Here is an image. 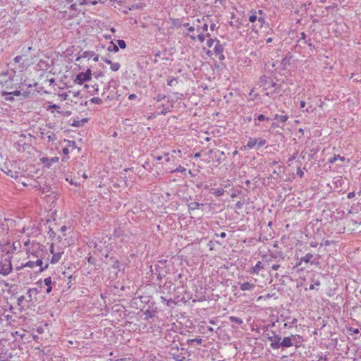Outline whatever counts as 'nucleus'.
<instances>
[{
  "label": "nucleus",
  "mask_w": 361,
  "mask_h": 361,
  "mask_svg": "<svg viewBox=\"0 0 361 361\" xmlns=\"http://www.w3.org/2000/svg\"><path fill=\"white\" fill-rule=\"evenodd\" d=\"M202 44L203 51L209 58H216L219 61L225 59L224 47L217 38H212L209 33L206 34L205 40Z\"/></svg>",
  "instance_id": "obj_1"
},
{
  "label": "nucleus",
  "mask_w": 361,
  "mask_h": 361,
  "mask_svg": "<svg viewBox=\"0 0 361 361\" xmlns=\"http://www.w3.org/2000/svg\"><path fill=\"white\" fill-rule=\"evenodd\" d=\"M183 26H188L187 35L192 39H198L200 43L204 42L208 30V24L204 17L197 19L192 23V25H189V23H185Z\"/></svg>",
  "instance_id": "obj_2"
},
{
  "label": "nucleus",
  "mask_w": 361,
  "mask_h": 361,
  "mask_svg": "<svg viewBox=\"0 0 361 361\" xmlns=\"http://www.w3.org/2000/svg\"><path fill=\"white\" fill-rule=\"evenodd\" d=\"M3 171L7 176L16 180L22 178L23 176V171H21L20 167L18 166L17 161L10 163L8 166H6L5 169H3Z\"/></svg>",
  "instance_id": "obj_3"
},
{
  "label": "nucleus",
  "mask_w": 361,
  "mask_h": 361,
  "mask_svg": "<svg viewBox=\"0 0 361 361\" xmlns=\"http://www.w3.org/2000/svg\"><path fill=\"white\" fill-rule=\"evenodd\" d=\"M39 267V272H42L43 271L46 270L48 267L49 264L46 263L44 264V262L42 259H37L35 261L33 260H28L25 263H22L20 266L16 267V270H20L25 267H29L30 269H34L35 267Z\"/></svg>",
  "instance_id": "obj_4"
},
{
  "label": "nucleus",
  "mask_w": 361,
  "mask_h": 361,
  "mask_svg": "<svg viewBox=\"0 0 361 361\" xmlns=\"http://www.w3.org/2000/svg\"><path fill=\"white\" fill-rule=\"evenodd\" d=\"M92 78V71L87 69L85 72L78 73L74 80L78 85H82L85 82L90 80Z\"/></svg>",
  "instance_id": "obj_5"
},
{
  "label": "nucleus",
  "mask_w": 361,
  "mask_h": 361,
  "mask_svg": "<svg viewBox=\"0 0 361 361\" xmlns=\"http://www.w3.org/2000/svg\"><path fill=\"white\" fill-rule=\"evenodd\" d=\"M13 267L10 258H6L0 262V274L6 276L12 271Z\"/></svg>",
  "instance_id": "obj_6"
},
{
  "label": "nucleus",
  "mask_w": 361,
  "mask_h": 361,
  "mask_svg": "<svg viewBox=\"0 0 361 361\" xmlns=\"http://www.w3.org/2000/svg\"><path fill=\"white\" fill-rule=\"evenodd\" d=\"M182 157L180 150H173L171 153H166L164 154V158L166 162L172 161L173 163L178 161L179 159Z\"/></svg>",
  "instance_id": "obj_7"
},
{
  "label": "nucleus",
  "mask_w": 361,
  "mask_h": 361,
  "mask_svg": "<svg viewBox=\"0 0 361 361\" xmlns=\"http://www.w3.org/2000/svg\"><path fill=\"white\" fill-rule=\"evenodd\" d=\"M268 339L270 341V345L273 349H278L280 347L281 337L274 331L268 334Z\"/></svg>",
  "instance_id": "obj_8"
},
{
  "label": "nucleus",
  "mask_w": 361,
  "mask_h": 361,
  "mask_svg": "<svg viewBox=\"0 0 361 361\" xmlns=\"http://www.w3.org/2000/svg\"><path fill=\"white\" fill-rule=\"evenodd\" d=\"M269 267V263L267 261H259L254 266L251 270L250 271V273L252 274L258 275L259 274L260 271L262 270L267 269Z\"/></svg>",
  "instance_id": "obj_9"
},
{
  "label": "nucleus",
  "mask_w": 361,
  "mask_h": 361,
  "mask_svg": "<svg viewBox=\"0 0 361 361\" xmlns=\"http://www.w3.org/2000/svg\"><path fill=\"white\" fill-rule=\"evenodd\" d=\"M61 145L63 146L62 152L65 156H68L70 149H74L76 147L75 142L74 141L63 140L61 141Z\"/></svg>",
  "instance_id": "obj_10"
},
{
  "label": "nucleus",
  "mask_w": 361,
  "mask_h": 361,
  "mask_svg": "<svg viewBox=\"0 0 361 361\" xmlns=\"http://www.w3.org/2000/svg\"><path fill=\"white\" fill-rule=\"evenodd\" d=\"M22 94L25 97L27 96V93H25V92L22 93L20 90H13V91H10V92L2 91V92H1V95L5 97V99L7 101H11V102L14 100L13 96L19 97Z\"/></svg>",
  "instance_id": "obj_11"
},
{
  "label": "nucleus",
  "mask_w": 361,
  "mask_h": 361,
  "mask_svg": "<svg viewBox=\"0 0 361 361\" xmlns=\"http://www.w3.org/2000/svg\"><path fill=\"white\" fill-rule=\"evenodd\" d=\"M59 158L57 157L48 158L47 157H42L39 158V161L43 164L44 167L50 168L51 166L55 163L59 162Z\"/></svg>",
  "instance_id": "obj_12"
},
{
  "label": "nucleus",
  "mask_w": 361,
  "mask_h": 361,
  "mask_svg": "<svg viewBox=\"0 0 361 361\" xmlns=\"http://www.w3.org/2000/svg\"><path fill=\"white\" fill-rule=\"evenodd\" d=\"M266 140L264 139L260 138V139H256L250 137L245 146V147H247L249 149H252L255 145H258V147H262L265 145Z\"/></svg>",
  "instance_id": "obj_13"
},
{
  "label": "nucleus",
  "mask_w": 361,
  "mask_h": 361,
  "mask_svg": "<svg viewBox=\"0 0 361 361\" xmlns=\"http://www.w3.org/2000/svg\"><path fill=\"white\" fill-rule=\"evenodd\" d=\"M66 1L71 4L70 6L71 10H77L78 5L82 6L90 4V0H66Z\"/></svg>",
  "instance_id": "obj_14"
},
{
  "label": "nucleus",
  "mask_w": 361,
  "mask_h": 361,
  "mask_svg": "<svg viewBox=\"0 0 361 361\" xmlns=\"http://www.w3.org/2000/svg\"><path fill=\"white\" fill-rule=\"evenodd\" d=\"M54 245H51L50 246V252L52 254V257L51 259V264L57 263L61 259V255L63 254V252H54Z\"/></svg>",
  "instance_id": "obj_15"
},
{
  "label": "nucleus",
  "mask_w": 361,
  "mask_h": 361,
  "mask_svg": "<svg viewBox=\"0 0 361 361\" xmlns=\"http://www.w3.org/2000/svg\"><path fill=\"white\" fill-rule=\"evenodd\" d=\"M264 23V19L263 18H258L257 21L252 24V30L257 32L259 29H261Z\"/></svg>",
  "instance_id": "obj_16"
},
{
  "label": "nucleus",
  "mask_w": 361,
  "mask_h": 361,
  "mask_svg": "<svg viewBox=\"0 0 361 361\" xmlns=\"http://www.w3.org/2000/svg\"><path fill=\"white\" fill-rule=\"evenodd\" d=\"M292 337L293 336L284 337L281 343H280V346L285 348H289L293 346V343L292 342Z\"/></svg>",
  "instance_id": "obj_17"
},
{
  "label": "nucleus",
  "mask_w": 361,
  "mask_h": 361,
  "mask_svg": "<svg viewBox=\"0 0 361 361\" xmlns=\"http://www.w3.org/2000/svg\"><path fill=\"white\" fill-rule=\"evenodd\" d=\"M313 258V255L312 253H307L304 257H301L298 263L297 264V266H300L302 262H305L306 264L309 262H312V259Z\"/></svg>",
  "instance_id": "obj_18"
},
{
  "label": "nucleus",
  "mask_w": 361,
  "mask_h": 361,
  "mask_svg": "<svg viewBox=\"0 0 361 361\" xmlns=\"http://www.w3.org/2000/svg\"><path fill=\"white\" fill-rule=\"evenodd\" d=\"M255 287V284L250 282H245L240 284V289L243 291L251 290Z\"/></svg>",
  "instance_id": "obj_19"
},
{
  "label": "nucleus",
  "mask_w": 361,
  "mask_h": 361,
  "mask_svg": "<svg viewBox=\"0 0 361 361\" xmlns=\"http://www.w3.org/2000/svg\"><path fill=\"white\" fill-rule=\"evenodd\" d=\"M105 62L107 64L110 65V68L112 71H117L119 70V68L121 67L119 63H117V62H112L110 60H105Z\"/></svg>",
  "instance_id": "obj_20"
},
{
  "label": "nucleus",
  "mask_w": 361,
  "mask_h": 361,
  "mask_svg": "<svg viewBox=\"0 0 361 361\" xmlns=\"http://www.w3.org/2000/svg\"><path fill=\"white\" fill-rule=\"evenodd\" d=\"M44 284L47 286V288L46 290L47 293H51L52 290L51 284H52V279L51 277L45 278L44 280Z\"/></svg>",
  "instance_id": "obj_21"
},
{
  "label": "nucleus",
  "mask_w": 361,
  "mask_h": 361,
  "mask_svg": "<svg viewBox=\"0 0 361 361\" xmlns=\"http://www.w3.org/2000/svg\"><path fill=\"white\" fill-rule=\"evenodd\" d=\"M69 93H71V91H68V92H61L58 94L59 100L61 102L69 100Z\"/></svg>",
  "instance_id": "obj_22"
},
{
  "label": "nucleus",
  "mask_w": 361,
  "mask_h": 361,
  "mask_svg": "<svg viewBox=\"0 0 361 361\" xmlns=\"http://www.w3.org/2000/svg\"><path fill=\"white\" fill-rule=\"evenodd\" d=\"M86 122H87V118H83L82 120L74 119L71 125L75 127H79L82 126Z\"/></svg>",
  "instance_id": "obj_23"
},
{
  "label": "nucleus",
  "mask_w": 361,
  "mask_h": 361,
  "mask_svg": "<svg viewBox=\"0 0 361 361\" xmlns=\"http://www.w3.org/2000/svg\"><path fill=\"white\" fill-rule=\"evenodd\" d=\"M274 118L281 123H285L287 121L288 116L287 115L275 114Z\"/></svg>",
  "instance_id": "obj_24"
},
{
  "label": "nucleus",
  "mask_w": 361,
  "mask_h": 361,
  "mask_svg": "<svg viewBox=\"0 0 361 361\" xmlns=\"http://www.w3.org/2000/svg\"><path fill=\"white\" fill-rule=\"evenodd\" d=\"M225 190L222 188H218L212 192V193L216 197L222 196Z\"/></svg>",
  "instance_id": "obj_25"
},
{
  "label": "nucleus",
  "mask_w": 361,
  "mask_h": 361,
  "mask_svg": "<svg viewBox=\"0 0 361 361\" xmlns=\"http://www.w3.org/2000/svg\"><path fill=\"white\" fill-rule=\"evenodd\" d=\"M169 171L170 172L173 173V172H180V173H183V172H185L186 171L185 168L179 165L177 168L176 169H169Z\"/></svg>",
  "instance_id": "obj_26"
},
{
  "label": "nucleus",
  "mask_w": 361,
  "mask_h": 361,
  "mask_svg": "<svg viewBox=\"0 0 361 361\" xmlns=\"http://www.w3.org/2000/svg\"><path fill=\"white\" fill-rule=\"evenodd\" d=\"M257 19L258 18L256 16V12L252 11L249 16V21L253 24L257 21Z\"/></svg>",
  "instance_id": "obj_27"
},
{
  "label": "nucleus",
  "mask_w": 361,
  "mask_h": 361,
  "mask_svg": "<svg viewBox=\"0 0 361 361\" xmlns=\"http://www.w3.org/2000/svg\"><path fill=\"white\" fill-rule=\"evenodd\" d=\"M200 206V203H198L197 202H191L189 204L188 207H189V209L195 210V209H198Z\"/></svg>",
  "instance_id": "obj_28"
},
{
  "label": "nucleus",
  "mask_w": 361,
  "mask_h": 361,
  "mask_svg": "<svg viewBox=\"0 0 361 361\" xmlns=\"http://www.w3.org/2000/svg\"><path fill=\"white\" fill-rule=\"evenodd\" d=\"M229 319L232 322H235L236 324H241L243 323V320L239 317H235L234 316H231L229 317Z\"/></svg>",
  "instance_id": "obj_29"
},
{
  "label": "nucleus",
  "mask_w": 361,
  "mask_h": 361,
  "mask_svg": "<svg viewBox=\"0 0 361 361\" xmlns=\"http://www.w3.org/2000/svg\"><path fill=\"white\" fill-rule=\"evenodd\" d=\"M90 102L94 104H100L102 102V100L99 97H93L90 99Z\"/></svg>",
  "instance_id": "obj_30"
},
{
  "label": "nucleus",
  "mask_w": 361,
  "mask_h": 361,
  "mask_svg": "<svg viewBox=\"0 0 361 361\" xmlns=\"http://www.w3.org/2000/svg\"><path fill=\"white\" fill-rule=\"evenodd\" d=\"M60 109V107H59L58 105H56V104L49 105V106H47L46 107L47 111H51L52 113H53V110H52V109Z\"/></svg>",
  "instance_id": "obj_31"
},
{
  "label": "nucleus",
  "mask_w": 361,
  "mask_h": 361,
  "mask_svg": "<svg viewBox=\"0 0 361 361\" xmlns=\"http://www.w3.org/2000/svg\"><path fill=\"white\" fill-rule=\"evenodd\" d=\"M338 157H339V155L334 154V156L328 160V162L329 164H334L338 160Z\"/></svg>",
  "instance_id": "obj_32"
},
{
  "label": "nucleus",
  "mask_w": 361,
  "mask_h": 361,
  "mask_svg": "<svg viewBox=\"0 0 361 361\" xmlns=\"http://www.w3.org/2000/svg\"><path fill=\"white\" fill-rule=\"evenodd\" d=\"M118 44L121 49H125L126 47V44L124 40L123 39H118Z\"/></svg>",
  "instance_id": "obj_33"
},
{
  "label": "nucleus",
  "mask_w": 361,
  "mask_h": 361,
  "mask_svg": "<svg viewBox=\"0 0 361 361\" xmlns=\"http://www.w3.org/2000/svg\"><path fill=\"white\" fill-rule=\"evenodd\" d=\"M297 175L299 177H300V178L303 177L304 172H303V171L300 168H298V169H297Z\"/></svg>",
  "instance_id": "obj_34"
},
{
  "label": "nucleus",
  "mask_w": 361,
  "mask_h": 361,
  "mask_svg": "<svg viewBox=\"0 0 361 361\" xmlns=\"http://www.w3.org/2000/svg\"><path fill=\"white\" fill-rule=\"evenodd\" d=\"M257 119H258L259 121H264V120L268 121V120H269V118H266L263 114H259V115L257 116Z\"/></svg>",
  "instance_id": "obj_35"
},
{
  "label": "nucleus",
  "mask_w": 361,
  "mask_h": 361,
  "mask_svg": "<svg viewBox=\"0 0 361 361\" xmlns=\"http://www.w3.org/2000/svg\"><path fill=\"white\" fill-rule=\"evenodd\" d=\"M355 194L354 192H350L348 193L347 197L348 199H352V198H353L355 197Z\"/></svg>",
  "instance_id": "obj_36"
},
{
  "label": "nucleus",
  "mask_w": 361,
  "mask_h": 361,
  "mask_svg": "<svg viewBox=\"0 0 361 361\" xmlns=\"http://www.w3.org/2000/svg\"><path fill=\"white\" fill-rule=\"evenodd\" d=\"M137 98V95L135 94H131L128 96V99L129 100H134Z\"/></svg>",
  "instance_id": "obj_37"
},
{
  "label": "nucleus",
  "mask_w": 361,
  "mask_h": 361,
  "mask_svg": "<svg viewBox=\"0 0 361 361\" xmlns=\"http://www.w3.org/2000/svg\"><path fill=\"white\" fill-rule=\"evenodd\" d=\"M22 59V57L20 56H17L14 58V61L16 63H19Z\"/></svg>",
  "instance_id": "obj_38"
},
{
  "label": "nucleus",
  "mask_w": 361,
  "mask_h": 361,
  "mask_svg": "<svg viewBox=\"0 0 361 361\" xmlns=\"http://www.w3.org/2000/svg\"><path fill=\"white\" fill-rule=\"evenodd\" d=\"M99 1L101 2V0H90V4H91L92 5H95Z\"/></svg>",
  "instance_id": "obj_39"
},
{
  "label": "nucleus",
  "mask_w": 361,
  "mask_h": 361,
  "mask_svg": "<svg viewBox=\"0 0 361 361\" xmlns=\"http://www.w3.org/2000/svg\"><path fill=\"white\" fill-rule=\"evenodd\" d=\"M350 331H352L353 333L354 334H358L360 332L359 329H353V328H350L349 329Z\"/></svg>",
  "instance_id": "obj_40"
},
{
  "label": "nucleus",
  "mask_w": 361,
  "mask_h": 361,
  "mask_svg": "<svg viewBox=\"0 0 361 361\" xmlns=\"http://www.w3.org/2000/svg\"><path fill=\"white\" fill-rule=\"evenodd\" d=\"M280 267L279 264H273L271 266V269L274 270H277Z\"/></svg>",
  "instance_id": "obj_41"
},
{
  "label": "nucleus",
  "mask_w": 361,
  "mask_h": 361,
  "mask_svg": "<svg viewBox=\"0 0 361 361\" xmlns=\"http://www.w3.org/2000/svg\"><path fill=\"white\" fill-rule=\"evenodd\" d=\"M12 335H13V336H20L21 338L23 336V334H20H20H18V331H15L14 333H12Z\"/></svg>",
  "instance_id": "obj_42"
},
{
  "label": "nucleus",
  "mask_w": 361,
  "mask_h": 361,
  "mask_svg": "<svg viewBox=\"0 0 361 361\" xmlns=\"http://www.w3.org/2000/svg\"><path fill=\"white\" fill-rule=\"evenodd\" d=\"M300 104L301 108H304L305 106L306 103L305 101H301Z\"/></svg>",
  "instance_id": "obj_43"
},
{
  "label": "nucleus",
  "mask_w": 361,
  "mask_h": 361,
  "mask_svg": "<svg viewBox=\"0 0 361 361\" xmlns=\"http://www.w3.org/2000/svg\"><path fill=\"white\" fill-rule=\"evenodd\" d=\"M338 159H339L341 161H344L345 160L344 157H341L339 155V157H338Z\"/></svg>",
  "instance_id": "obj_44"
},
{
  "label": "nucleus",
  "mask_w": 361,
  "mask_h": 361,
  "mask_svg": "<svg viewBox=\"0 0 361 361\" xmlns=\"http://www.w3.org/2000/svg\"><path fill=\"white\" fill-rule=\"evenodd\" d=\"M219 235H220L221 238H225L226 235V233L225 232H222V233H220Z\"/></svg>",
  "instance_id": "obj_45"
},
{
  "label": "nucleus",
  "mask_w": 361,
  "mask_h": 361,
  "mask_svg": "<svg viewBox=\"0 0 361 361\" xmlns=\"http://www.w3.org/2000/svg\"><path fill=\"white\" fill-rule=\"evenodd\" d=\"M37 332H38L39 334H42V333L43 332V329H42V327H39V328H38V329H37Z\"/></svg>",
  "instance_id": "obj_46"
},
{
  "label": "nucleus",
  "mask_w": 361,
  "mask_h": 361,
  "mask_svg": "<svg viewBox=\"0 0 361 361\" xmlns=\"http://www.w3.org/2000/svg\"><path fill=\"white\" fill-rule=\"evenodd\" d=\"M118 264H119L118 261H116L115 263L114 264L113 267H118Z\"/></svg>",
  "instance_id": "obj_47"
},
{
  "label": "nucleus",
  "mask_w": 361,
  "mask_h": 361,
  "mask_svg": "<svg viewBox=\"0 0 361 361\" xmlns=\"http://www.w3.org/2000/svg\"><path fill=\"white\" fill-rule=\"evenodd\" d=\"M200 157V153H196V154H195V155H194V157H195V158H198V157Z\"/></svg>",
  "instance_id": "obj_48"
},
{
  "label": "nucleus",
  "mask_w": 361,
  "mask_h": 361,
  "mask_svg": "<svg viewBox=\"0 0 361 361\" xmlns=\"http://www.w3.org/2000/svg\"><path fill=\"white\" fill-rule=\"evenodd\" d=\"M61 230L62 231H66V226H62V227L61 228Z\"/></svg>",
  "instance_id": "obj_49"
},
{
  "label": "nucleus",
  "mask_w": 361,
  "mask_h": 361,
  "mask_svg": "<svg viewBox=\"0 0 361 361\" xmlns=\"http://www.w3.org/2000/svg\"><path fill=\"white\" fill-rule=\"evenodd\" d=\"M114 51H118V47H117V46H116V45H114Z\"/></svg>",
  "instance_id": "obj_50"
},
{
  "label": "nucleus",
  "mask_w": 361,
  "mask_h": 361,
  "mask_svg": "<svg viewBox=\"0 0 361 361\" xmlns=\"http://www.w3.org/2000/svg\"><path fill=\"white\" fill-rule=\"evenodd\" d=\"M162 158H163L162 157L159 156V157H156V159L158 161H160L162 159Z\"/></svg>",
  "instance_id": "obj_51"
},
{
  "label": "nucleus",
  "mask_w": 361,
  "mask_h": 361,
  "mask_svg": "<svg viewBox=\"0 0 361 361\" xmlns=\"http://www.w3.org/2000/svg\"><path fill=\"white\" fill-rule=\"evenodd\" d=\"M195 341L198 343H201L202 342V339H195Z\"/></svg>",
  "instance_id": "obj_52"
},
{
  "label": "nucleus",
  "mask_w": 361,
  "mask_h": 361,
  "mask_svg": "<svg viewBox=\"0 0 361 361\" xmlns=\"http://www.w3.org/2000/svg\"><path fill=\"white\" fill-rule=\"evenodd\" d=\"M188 173H189L191 176H194L191 170H189V171H188Z\"/></svg>",
  "instance_id": "obj_53"
},
{
  "label": "nucleus",
  "mask_w": 361,
  "mask_h": 361,
  "mask_svg": "<svg viewBox=\"0 0 361 361\" xmlns=\"http://www.w3.org/2000/svg\"><path fill=\"white\" fill-rule=\"evenodd\" d=\"M310 290L314 289V285H310Z\"/></svg>",
  "instance_id": "obj_54"
},
{
  "label": "nucleus",
  "mask_w": 361,
  "mask_h": 361,
  "mask_svg": "<svg viewBox=\"0 0 361 361\" xmlns=\"http://www.w3.org/2000/svg\"><path fill=\"white\" fill-rule=\"evenodd\" d=\"M214 27H215V25H214V24L212 25H211V29H212V30H213Z\"/></svg>",
  "instance_id": "obj_55"
},
{
  "label": "nucleus",
  "mask_w": 361,
  "mask_h": 361,
  "mask_svg": "<svg viewBox=\"0 0 361 361\" xmlns=\"http://www.w3.org/2000/svg\"><path fill=\"white\" fill-rule=\"evenodd\" d=\"M267 41V42H271V38H269Z\"/></svg>",
  "instance_id": "obj_56"
},
{
  "label": "nucleus",
  "mask_w": 361,
  "mask_h": 361,
  "mask_svg": "<svg viewBox=\"0 0 361 361\" xmlns=\"http://www.w3.org/2000/svg\"><path fill=\"white\" fill-rule=\"evenodd\" d=\"M67 159H68V157H66V158H63V159H62V161H66Z\"/></svg>",
  "instance_id": "obj_57"
},
{
  "label": "nucleus",
  "mask_w": 361,
  "mask_h": 361,
  "mask_svg": "<svg viewBox=\"0 0 361 361\" xmlns=\"http://www.w3.org/2000/svg\"><path fill=\"white\" fill-rule=\"evenodd\" d=\"M88 262H92L91 257H89V259H88Z\"/></svg>",
  "instance_id": "obj_58"
},
{
  "label": "nucleus",
  "mask_w": 361,
  "mask_h": 361,
  "mask_svg": "<svg viewBox=\"0 0 361 361\" xmlns=\"http://www.w3.org/2000/svg\"><path fill=\"white\" fill-rule=\"evenodd\" d=\"M148 162L145 161V164L143 165L144 167H145V165H147Z\"/></svg>",
  "instance_id": "obj_59"
},
{
  "label": "nucleus",
  "mask_w": 361,
  "mask_h": 361,
  "mask_svg": "<svg viewBox=\"0 0 361 361\" xmlns=\"http://www.w3.org/2000/svg\"><path fill=\"white\" fill-rule=\"evenodd\" d=\"M54 81V79H51V80H49L50 82H53Z\"/></svg>",
  "instance_id": "obj_60"
},
{
  "label": "nucleus",
  "mask_w": 361,
  "mask_h": 361,
  "mask_svg": "<svg viewBox=\"0 0 361 361\" xmlns=\"http://www.w3.org/2000/svg\"><path fill=\"white\" fill-rule=\"evenodd\" d=\"M83 177H84L85 178H87V175L84 174V175H83Z\"/></svg>",
  "instance_id": "obj_61"
},
{
  "label": "nucleus",
  "mask_w": 361,
  "mask_h": 361,
  "mask_svg": "<svg viewBox=\"0 0 361 361\" xmlns=\"http://www.w3.org/2000/svg\"><path fill=\"white\" fill-rule=\"evenodd\" d=\"M168 85H171V81L169 82H168Z\"/></svg>",
  "instance_id": "obj_62"
},
{
  "label": "nucleus",
  "mask_w": 361,
  "mask_h": 361,
  "mask_svg": "<svg viewBox=\"0 0 361 361\" xmlns=\"http://www.w3.org/2000/svg\"><path fill=\"white\" fill-rule=\"evenodd\" d=\"M22 184H23L24 186H25V185H26V184H25L24 182H22Z\"/></svg>",
  "instance_id": "obj_63"
},
{
  "label": "nucleus",
  "mask_w": 361,
  "mask_h": 361,
  "mask_svg": "<svg viewBox=\"0 0 361 361\" xmlns=\"http://www.w3.org/2000/svg\"><path fill=\"white\" fill-rule=\"evenodd\" d=\"M237 153H238V152H237V151H235L233 154H237Z\"/></svg>",
  "instance_id": "obj_64"
}]
</instances>
